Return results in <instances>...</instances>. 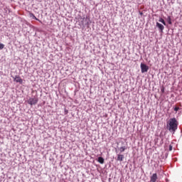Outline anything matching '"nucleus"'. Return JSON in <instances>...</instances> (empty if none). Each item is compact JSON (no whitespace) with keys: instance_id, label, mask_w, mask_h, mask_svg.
Wrapping results in <instances>:
<instances>
[{"instance_id":"nucleus-1","label":"nucleus","mask_w":182,"mask_h":182,"mask_svg":"<svg viewBox=\"0 0 182 182\" xmlns=\"http://www.w3.org/2000/svg\"><path fill=\"white\" fill-rule=\"evenodd\" d=\"M167 129L169 132H173L174 133L178 127V121L176 118H171L166 124Z\"/></svg>"},{"instance_id":"nucleus-11","label":"nucleus","mask_w":182,"mask_h":182,"mask_svg":"<svg viewBox=\"0 0 182 182\" xmlns=\"http://www.w3.org/2000/svg\"><path fill=\"white\" fill-rule=\"evenodd\" d=\"M159 21L161 22L163 25L166 26V21H164V19H163V18H159Z\"/></svg>"},{"instance_id":"nucleus-10","label":"nucleus","mask_w":182,"mask_h":182,"mask_svg":"<svg viewBox=\"0 0 182 182\" xmlns=\"http://www.w3.org/2000/svg\"><path fill=\"white\" fill-rule=\"evenodd\" d=\"M127 149V147H126V146H121V147L119 148V151H120L121 153H123V151H124Z\"/></svg>"},{"instance_id":"nucleus-9","label":"nucleus","mask_w":182,"mask_h":182,"mask_svg":"<svg viewBox=\"0 0 182 182\" xmlns=\"http://www.w3.org/2000/svg\"><path fill=\"white\" fill-rule=\"evenodd\" d=\"M30 16L31 18H33V19H35L36 21H38V22H41V21L36 18V16H35V14H33V13H30Z\"/></svg>"},{"instance_id":"nucleus-5","label":"nucleus","mask_w":182,"mask_h":182,"mask_svg":"<svg viewBox=\"0 0 182 182\" xmlns=\"http://www.w3.org/2000/svg\"><path fill=\"white\" fill-rule=\"evenodd\" d=\"M151 182H156L157 181V173H153V175L151 176Z\"/></svg>"},{"instance_id":"nucleus-2","label":"nucleus","mask_w":182,"mask_h":182,"mask_svg":"<svg viewBox=\"0 0 182 182\" xmlns=\"http://www.w3.org/2000/svg\"><path fill=\"white\" fill-rule=\"evenodd\" d=\"M14 81L16 82V83H20V85H22L23 83V80L19 76V75H16L14 77Z\"/></svg>"},{"instance_id":"nucleus-3","label":"nucleus","mask_w":182,"mask_h":182,"mask_svg":"<svg viewBox=\"0 0 182 182\" xmlns=\"http://www.w3.org/2000/svg\"><path fill=\"white\" fill-rule=\"evenodd\" d=\"M28 105H31V106L33 105H36V103H38V98H36V97L30 98L28 100Z\"/></svg>"},{"instance_id":"nucleus-4","label":"nucleus","mask_w":182,"mask_h":182,"mask_svg":"<svg viewBox=\"0 0 182 182\" xmlns=\"http://www.w3.org/2000/svg\"><path fill=\"white\" fill-rule=\"evenodd\" d=\"M141 73H145L149 70V66L146 65V64L141 63Z\"/></svg>"},{"instance_id":"nucleus-14","label":"nucleus","mask_w":182,"mask_h":182,"mask_svg":"<svg viewBox=\"0 0 182 182\" xmlns=\"http://www.w3.org/2000/svg\"><path fill=\"white\" fill-rule=\"evenodd\" d=\"M178 110H180V107H174V111L175 112H178Z\"/></svg>"},{"instance_id":"nucleus-8","label":"nucleus","mask_w":182,"mask_h":182,"mask_svg":"<svg viewBox=\"0 0 182 182\" xmlns=\"http://www.w3.org/2000/svg\"><path fill=\"white\" fill-rule=\"evenodd\" d=\"M97 161L100 164H105V159H103V157L100 156V157H98Z\"/></svg>"},{"instance_id":"nucleus-16","label":"nucleus","mask_w":182,"mask_h":182,"mask_svg":"<svg viewBox=\"0 0 182 182\" xmlns=\"http://www.w3.org/2000/svg\"><path fill=\"white\" fill-rule=\"evenodd\" d=\"M161 92H162V93H164V88L161 89Z\"/></svg>"},{"instance_id":"nucleus-7","label":"nucleus","mask_w":182,"mask_h":182,"mask_svg":"<svg viewBox=\"0 0 182 182\" xmlns=\"http://www.w3.org/2000/svg\"><path fill=\"white\" fill-rule=\"evenodd\" d=\"M123 159H124V156L122 154H118L117 156V161H123Z\"/></svg>"},{"instance_id":"nucleus-6","label":"nucleus","mask_w":182,"mask_h":182,"mask_svg":"<svg viewBox=\"0 0 182 182\" xmlns=\"http://www.w3.org/2000/svg\"><path fill=\"white\" fill-rule=\"evenodd\" d=\"M156 26H157V28H159V29L161 31V32H163V31H164V26H163L161 23L157 22Z\"/></svg>"},{"instance_id":"nucleus-13","label":"nucleus","mask_w":182,"mask_h":182,"mask_svg":"<svg viewBox=\"0 0 182 182\" xmlns=\"http://www.w3.org/2000/svg\"><path fill=\"white\" fill-rule=\"evenodd\" d=\"M5 48V45H4L3 43H0V50H2V49H4Z\"/></svg>"},{"instance_id":"nucleus-12","label":"nucleus","mask_w":182,"mask_h":182,"mask_svg":"<svg viewBox=\"0 0 182 182\" xmlns=\"http://www.w3.org/2000/svg\"><path fill=\"white\" fill-rule=\"evenodd\" d=\"M167 21H168V23L169 25H171L172 22H171V17L168 16V18H167Z\"/></svg>"},{"instance_id":"nucleus-15","label":"nucleus","mask_w":182,"mask_h":182,"mask_svg":"<svg viewBox=\"0 0 182 182\" xmlns=\"http://www.w3.org/2000/svg\"><path fill=\"white\" fill-rule=\"evenodd\" d=\"M171 150H173V146H171V145H170V146H169V151H171Z\"/></svg>"}]
</instances>
